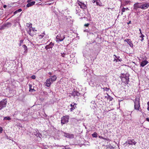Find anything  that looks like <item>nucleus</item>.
Listing matches in <instances>:
<instances>
[{"mask_svg":"<svg viewBox=\"0 0 149 149\" xmlns=\"http://www.w3.org/2000/svg\"><path fill=\"white\" fill-rule=\"evenodd\" d=\"M57 79L56 76L55 75L50 76V78L47 79L45 83V85L47 87L50 86L51 84L54 81H55Z\"/></svg>","mask_w":149,"mask_h":149,"instance_id":"f257e3e1","label":"nucleus"},{"mask_svg":"<svg viewBox=\"0 0 149 149\" xmlns=\"http://www.w3.org/2000/svg\"><path fill=\"white\" fill-rule=\"evenodd\" d=\"M134 109L138 111H141V110H140V105L139 99L137 98H136L134 101Z\"/></svg>","mask_w":149,"mask_h":149,"instance_id":"f03ea898","label":"nucleus"},{"mask_svg":"<svg viewBox=\"0 0 149 149\" xmlns=\"http://www.w3.org/2000/svg\"><path fill=\"white\" fill-rule=\"evenodd\" d=\"M129 76L125 74H122L120 76V78L122 81L125 84H128L129 82Z\"/></svg>","mask_w":149,"mask_h":149,"instance_id":"7ed1b4c3","label":"nucleus"},{"mask_svg":"<svg viewBox=\"0 0 149 149\" xmlns=\"http://www.w3.org/2000/svg\"><path fill=\"white\" fill-rule=\"evenodd\" d=\"M65 36L62 33L58 34L56 37V42H58L63 41L65 38Z\"/></svg>","mask_w":149,"mask_h":149,"instance_id":"20e7f679","label":"nucleus"},{"mask_svg":"<svg viewBox=\"0 0 149 149\" xmlns=\"http://www.w3.org/2000/svg\"><path fill=\"white\" fill-rule=\"evenodd\" d=\"M69 119V116L68 115H65L63 116L61 118V124L62 125H63L67 123L68 122Z\"/></svg>","mask_w":149,"mask_h":149,"instance_id":"39448f33","label":"nucleus"},{"mask_svg":"<svg viewBox=\"0 0 149 149\" xmlns=\"http://www.w3.org/2000/svg\"><path fill=\"white\" fill-rule=\"evenodd\" d=\"M136 143L137 142L134 141V139H128L127 141L124 143V145H125V146H127L128 144L131 145H135Z\"/></svg>","mask_w":149,"mask_h":149,"instance_id":"423d86ee","label":"nucleus"},{"mask_svg":"<svg viewBox=\"0 0 149 149\" xmlns=\"http://www.w3.org/2000/svg\"><path fill=\"white\" fill-rule=\"evenodd\" d=\"M7 102L6 100H3L0 101V110L6 106Z\"/></svg>","mask_w":149,"mask_h":149,"instance_id":"0eeeda50","label":"nucleus"},{"mask_svg":"<svg viewBox=\"0 0 149 149\" xmlns=\"http://www.w3.org/2000/svg\"><path fill=\"white\" fill-rule=\"evenodd\" d=\"M63 136L66 138L72 139L74 137V135L73 134H70L68 133H66L65 132H63Z\"/></svg>","mask_w":149,"mask_h":149,"instance_id":"6e6552de","label":"nucleus"},{"mask_svg":"<svg viewBox=\"0 0 149 149\" xmlns=\"http://www.w3.org/2000/svg\"><path fill=\"white\" fill-rule=\"evenodd\" d=\"M77 3L81 8L85 9L87 8L86 6L84 3H82L78 0L77 1Z\"/></svg>","mask_w":149,"mask_h":149,"instance_id":"1a4fd4ad","label":"nucleus"},{"mask_svg":"<svg viewBox=\"0 0 149 149\" xmlns=\"http://www.w3.org/2000/svg\"><path fill=\"white\" fill-rule=\"evenodd\" d=\"M43 37L45 38V40H47L48 38V35H45V32H44L42 33L41 34V35H39L38 36V38H39V39H42Z\"/></svg>","mask_w":149,"mask_h":149,"instance_id":"9d476101","label":"nucleus"},{"mask_svg":"<svg viewBox=\"0 0 149 149\" xmlns=\"http://www.w3.org/2000/svg\"><path fill=\"white\" fill-rule=\"evenodd\" d=\"M149 6V3H146L144 4H141V9H145L147 8Z\"/></svg>","mask_w":149,"mask_h":149,"instance_id":"9b49d317","label":"nucleus"},{"mask_svg":"<svg viewBox=\"0 0 149 149\" xmlns=\"http://www.w3.org/2000/svg\"><path fill=\"white\" fill-rule=\"evenodd\" d=\"M30 1L28 0L27 1V2L28 3L26 5V6L27 7H30L31 6L33 5H34L36 3V2L34 1H33L31 2H29Z\"/></svg>","mask_w":149,"mask_h":149,"instance_id":"f8f14e48","label":"nucleus"},{"mask_svg":"<svg viewBox=\"0 0 149 149\" xmlns=\"http://www.w3.org/2000/svg\"><path fill=\"white\" fill-rule=\"evenodd\" d=\"M54 45V43L52 42H51L48 45H47L45 47V49L48 50L50 48H52Z\"/></svg>","mask_w":149,"mask_h":149,"instance_id":"ddd939ff","label":"nucleus"},{"mask_svg":"<svg viewBox=\"0 0 149 149\" xmlns=\"http://www.w3.org/2000/svg\"><path fill=\"white\" fill-rule=\"evenodd\" d=\"M71 95L74 97L76 96H79L80 94L78 92L76 91H74L71 93Z\"/></svg>","mask_w":149,"mask_h":149,"instance_id":"4468645a","label":"nucleus"},{"mask_svg":"<svg viewBox=\"0 0 149 149\" xmlns=\"http://www.w3.org/2000/svg\"><path fill=\"white\" fill-rule=\"evenodd\" d=\"M135 9H137L138 8H141V3H136L134 5Z\"/></svg>","mask_w":149,"mask_h":149,"instance_id":"2eb2a0df","label":"nucleus"},{"mask_svg":"<svg viewBox=\"0 0 149 149\" xmlns=\"http://www.w3.org/2000/svg\"><path fill=\"white\" fill-rule=\"evenodd\" d=\"M124 41L127 42L131 47H133V44L132 43V41H131L130 39H126Z\"/></svg>","mask_w":149,"mask_h":149,"instance_id":"dca6fc26","label":"nucleus"},{"mask_svg":"<svg viewBox=\"0 0 149 149\" xmlns=\"http://www.w3.org/2000/svg\"><path fill=\"white\" fill-rule=\"evenodd\" d=\"M148 63V62L147 60H144L142 61L140 65L141 66L143 67Z\"/></svg>","mask_w":149,"mask_h":149,"instance_id":"f3484780","label":"nucleus"},{"mask_svg":"<svg viewBox=\"0 0 149 149\" xmlns=\"http://www.w3.org/2000/svg\"><path fill=\"white\" fill-rule=\"evenodd\" d=\"M105 98H106L107 100H109L110 101H112L113 99V98L111 97L110 95H108V93L107 94V95L104 96Z\"/></svg>","mask_w":149,"mask_h":149,"instance_id":"a211bd4d","label":"nucleus"},{"mask_svg":"<svg viewBox=\"0 0 149 149\" xmlns=\"http://www.w3.org/2000/svg\"><path fill=\"white\" fill-rule=\"evenodd\" d=\"M22 47L24 49V53H26L27 52V48L26 45H24L22 46Z\"/></svg>","mask_w":149,"mask_h":149,"instance_id":"6ab92c4d","label":"nucleus"},{"mask_svg":"<svg viewBox=\"0 0 149 149\" xmlns=\"http://www.w3.org/2000/svg\"><path fill=\"white\" fill-rule=\"evenodd\" d=\"M96 4L97 6H102V3L100 0H96Z\"/></svg>","mask_w":149,"mask_h":149,"instance_id":"aec40b11","label":"nucleus"},{"mask_svg":"<svg viewBox=\"0 0 149 149\" xmlns=\"http://www.w3.org/2000/svg\"><path fill=\"white\" fill-rule=\"evenodd\" d=\"M27 31L28 32V33L31 36H33V34L31 33V29L30 28L29 29H27Z\"/></svg>","mask_w":149,"mask_h":149,"instance_id":"412c9836","label":"nucleus"},{"mask_svg":"<svg viewBox=\"0 0 149 149\" xmlns=\"http://www.w3.org/2000/svg\"><path fill=\"white\" fill-rule=\"evenodd\" d=\"M32 86L31 84L29 85V91L30 92H33L35 91V90L33 88H32Z\"/></svg>","mask_w":149,"mask_h":149,"instance_id":"4be33fe9","label":"nucleus"},{"mask_svg":"<svg viewBox=\"0 0 149 149\" xmlns=\"http://www.w3.org/2000/svg\"><path fill=\"white\" fill-rule=\"evenodd\" d=\"M76 104L75 103H74L73 105V106L71 107V108H70V111H72L73 110H74L76 107V106L75 105H76Z\"/></svg>","mask_w":149,"mask_h":149,"instance_id":"5701e85b","label":"nucleus"},{"mask_svg":"<svg viewBox=\"0 0 149 149\" xmlns=\"http://www.w3.org/2000/svg\"><path fill=\"white\" fill-rule=\"evenodd\" d=\"M6 27H10L12 24H11L10 22H8L6 24H4Z\"/></svg>","mask_w":149,"mask_h":149,"instance_id":"b1692460","label":"nucleus"},{"mask_svg":"<svg viewBox=\"0 0 149 149\" xmlns=\"http://www.w3.org/2000/svg\"><path fill=\"white\" fill-rule=\"evenodd\" d=\"M35 131L36 132V135L37 136H39V137H40V136H41L39 132L38 131V130H35Z\"/></svg>","mask_w":149,"mask_h":149,"instance_id":"393cba45","label":"nucleus"},{"mask_svg":"<svg viewBox=\"0 0 149 149\" xmlns=\"http://www.w3.org/2000/svg\"><path fill=\"white\" fill-rule=\"evenodd\" d=\"M61 147H63L62 149H70L69 146H61Z\"/></svg>","mask_w":149,"mask_h":149,"instance_id":"a878e982","label":"nucleus"},{"mask_svg":"<svg viewBox=\"0 0 149 149\" xmlns=\"http://www.w3.org/2000/svg\"><path fill=\"white\" fill-rule=\"evenodd\" d=\"M32 24H30V25H29V26L30 27V28L31 29V30L33 31H36L37 30L35 29V28L32 27Z\"/></svg>","mask_w":149,"mask_h":149,"instance_id":"bb28decb","label":"nucleus"},{"mask_svg":"<svg viewBox=\"0 0 149 149\" xmlns=\"http://www.w3.org/2000/svg\"><path fill=\"white\" fill-rule=\"evenodd\" d=\"M11 119V118L9 117H5L3 118V120H10Z\"/></svg>","mask_w":149,"mask_h":149,"instance_id":"cd10ccee","label":"nucleus"},{"mask_svg":"<svg viewBox=\"0 0 149 149\" xmlns=\"http://www.w3.org/2000/svg\"><path fill=\"white\" fill-rule=\"evenodd\" d=\"M92 135L93 137H97V134L95 132H94L93 134H92Z\"/></svg>","mask_w":149,"mask_h":149,"instance_id":"c85d7f7f","label":"nucleus"},{"mask_svg":"<svg viewBox=\"0 0 149 149\" xmlns=\"http://www.w3.org/2000/svg\"><path fill=\"white\" fill-rule=\"evenodd\" d=\"M76 13H78L80 12V10L78 7L76 8Z\"/></svg>","mask_w":149,"mask_h":149,"instance_id":"c756f323","label":"nucleus"},{"mask_svg":"<svg viewBox=\"0 0 149 149\" xmlns=\"http://www.w3.org/2000/svg\"><path fill=\"white\" fill-rule=\"evenodd\" d=\"M6 27L4 25H2L0 27V30H3L4 29L6 28Z\"/></svg>","mask_w":149,"mask_h":149,"instance_id":"7c9ffc66","label":"nucleus"},{"mask_svg":"<svg viewBox=\"0 0 149 149\" xmlns=\"http://www.w3.org/2000/svg\"><path fill=\"white\" fill-rule=\"evenodd\" d=\"M144 37V36L143 35V34H142L140 36V38H141V41H143V39H144V38H143V37Z\"/></svg>","mask_w":149,"mask_h":149,"instance_id":"2f4dec72","label":"nucleus"},{"mask_svg":"<svg viewBox=\"0 0 149 149\" xmlns=\"http://www.w3.org/2000/svg\"><path fill=\"white\" fill-rule=\"evenodd\" d=\"M19 46H21L22 45V44L23 43V40H21L19 41Z\"/></svg>","mask_w":149,"mask_h":149,"instance_id":"473e14b6","label":"nucleus"},{"mask_svg":"<svg viewBox=\"0 0 149 149\" xmlns=\"http://www.w3.org/2000/svg\"><path fill=\"white\" fill-rule=\"evenodd\" d=\"M103 89L104 91H108L109 90V88H107V87H105Z\"/></svg>","mask_w":149,"mask_h":149,"instance_id":"72a5a7b5","label":"nucleus"},{"mask_svg":"<svg viewBox=\"0 0 149 149\" xmlns=\"http://www.w3.org/2000/svg\"><path fill=\"white\" fill-rule=\"evenodd\" d=\"M125 10V8H123L121 10V11L122 12V13H121V15H122L123 14V12H124Z\"/></svg>","mask_w":149,"mask_h":149,"instance_id":"f704fd0d","label":"nucleus"},{"mask_svg":"<svg viewBox=\"0 0 149 149\" xmlns=\"http://www.w3.org/2000/svg\"><path fill=\"white\" fill-rule=\"evenodd\" d=\"M113 56H115V58L117 59L120 58V56H116L115 54L113 55Z\"/></svg>","mask_w":149,"mask_h":149,"instance_id":"c9c22d12","label":"nucleus"},{"mask_svg":"<svg viewBox=\"0 0 149 149\" xmlns=\"http://www.w3.org/2000/svg\"><path fill=\"white\" fill-rule=\"evenodd\" d=\"M31 78L33 79H35L36 78V77L35 75H33L31 77Z\"/></svg>","mask_w":149,"mask_h":149,"instance_id":"e433bc0d","label":"nucleus"},{"mask_svg":"<svg viewBox=\"0 0 149 149\" xmlns=\"http://www.w3.org/2000/svg\"><path fill=\"white\" fill-rule=\"evenodd\" d=\"M113 61L116 62H118V60L117 59H116V58H115L113 60Z\"/></svg>","mask_w":149,"mask_h":149,"instance_id":"4c0bfd02","label":"nucleus"},{"mask_svg":"<svg viewBox=\"0 0 149 149\" xmlns=\"http://www.w3.org/2000/svg\"><path fill=\"white\" fill-rule=\"evenodd\" d=\"M3 131V129L1 127H0V133L2 132Z\"/></svg>","mask_w":149,"mask_h":149,"instance_id":"58836bf2","label":"nucleus"},{"mask_svg":"<svg viewBox=\"0 0 149 149\" xmlns=\"http://www.w3.org/2000/svg\"><path fill=\"white\" fill-rule=\"evenodd\" d=\"M22 11V9L21 8L17 10V11L19 12H21Z\"/></svg>","mask_w":149,"mask_h":149,"instance_id":"ea45409f","label":"nucleus"},{"mask_svg":"<svg viewBox=\"0 0 149 149\" xmlns=\"http://www.w3.org/2000/svg\"><path fill=\"white\" fill-rule=\"evenodd\" d=\"M118 60V61H122V60L121 59V58H118V59H117Z\"/></svg>","mask_w":149,"mask_h":149,"instance_id":"a19ab883","label":"nucleus"},{"mask_svg":"<svg viewBox=\"0 0 149 149\" xmlns=\"http://www.w3.org/2000/svg\"><path fill=\"white\" fill-rule=\"evenodd\" d=\"M98 137L100 139H103V137L102 136H99Z\"/></svg>","mask_w":149,"mask_h":149,"instance_id":"79ce46f5","label":"nucleus"},{"mask_svg":"<svg viewBox=\"0 0 149 149\" xmlns=\"http://www.w3.org/2000/svg\"><path fill=\"white\" fill-rule=\"evenodd\" d=\"M89 24H88H88H85V25H84V26H88L89 25Z\"/></svg>","mask_w":149,"mask_h":149,"instance_id":"37998d69","label":"nucleus"},{"mask_svg":"<svg viewBox=\"0 0 149 149\" xmlns=\"http://www.w3.org/2000/svg\"><path fill=\"white\" fill-rule=\"evenodd\" d=\"M61 56H62V57H65L64 53H63V54L61 53Z\"/></svg>","mask_w":149,"mask_h":149,"instance_id":"c03bdc74","label":"nucleus"},{"mask_svg":"<svg viewBox=\"0 0 149 149\" xmlns=\"http://www.w3.org/2000/svg\"><path fill=\"white\" fill-rule=\"evenodd\" d=\"M102 139L106 140H109V139H108L107 138L104 137H103V139Z\"/></svg>","mask_w":149,"mask_h":149,"instance_id":"a18cd8bd","label":"nucleus"},{"mask_svg":"<svg viewBox=\"0 0 149 149\" xmlns=\"http://www.w3.org/2000/svg\"><path fill=\"white\" fill-rule=\"evenodd\" d=\"M92 2L93 3H95V2L96 3V0H93L92 1Z\"/></svg>","mask_w":149,"mask_h":149,"instance_id":"49530a36","label":"nucleus"},{"mask_svg":"<svg viewBox=\"0 0 149 149\" xmlns=\"http://www.w3.org/2000/svg\"><path fill=\"white\" fill-rule=\"evenodd\" d=\"M146 120L149 122V118H146Z\"/></svg>","mask_w":149,"mask_h":149,"instance_id":"de8ad7c7","label":"nucleus"},{"mask_svg":"<svg viewBox=\"0 0 149 149\" xmlns=\"http://www.w3.org/2000/svg\"><path fill=\"white\" fill-rule=\"evenodd\" d=\"M7 6H6V5H4L3 6V7L4 8H6V7Z\"/></svg>","mask_w":149,"mask_h":149,"instance_id":"09e8293b","label":"nucleus"},{"mask_svg":"<svg viewBox=\"0 0 149 149\" xmlns=\"http://www.w3.org/2000/svg\"><path fill=\"white\" fill-rule=\"evenodd\" d=\"M48 74H50V75L52 74V72H49L48 73Z\"/></svg>","mask_w":149,"mask_h":149,"instance_id":"8fccbe9b","label":"nucleus"},{"mask_svg":"<svg viewBox=\"0 0 149 149\" xmlns=\"http://www.w3.org/2000/svg\"><path fill=\"white\" fill-rule=\"evenodd\" d=\"M129 10V9L128 8H125V10Z\"/></svg>","mask_w":149,"mask_h":149,"instance_id":"3c124183","label":"nucleus"},{"mask_svg":"<svg viewBox=\"0 0 149 149\" xmlns=\"http://www.w3.org/2000/svg\"><path fill=\"white\" fill-rule=\"evenodd\" d=\"M147 109L149 111V106H148Z\"/></svg>","mask_w":149,"mask_h":149,"instance_id":"603ef678","label":"nucleus"},{"mask_svg":"<svg viewBox=\"0 0 149 149\" xmlns=\"http://www.w3.org/2000/svg\"><path fill=\"white\" fill-rule=\"evenodd\" d=\"M131 21H130V22L128 23H127V24H129L130 23H131Z\"/></svg>","mask_w":149,"mask_h":149,"instance_id":"864d4df0","label":"nucleus"},{"mask_svg":"<svg viewBox=\"0 0 149 149\" xmlns=\"http://www.w3.org/2000/svg\"><path fill=\"white\" fill-rule=\"evenodd\" d=\"M87 30H85L84 31V32H87Z\"/></svg>","mask_w":149,"mask_h":149,"instance_id":"5fc2aeb1","label":"nucleus"},{"mask_svg":"<svg viewBox=\"0 0 149 149\" xmlns=\"http://www.w3.org/2000/svg\"><path fill=\"white\" fill-rule=\"evenodd\" d=\"M148 106H149V101L147 103Z\"/></svg>","mask_w":149,"mask_h":149,"instance_id":"6e6d98bb","label":"nucleus"},{"mask_svg":"<svg viewBox=\"0 0 149 149\" xmlns=\"http://www.w3.org/2000/svg\"><path fill=\"white\" fill-rule=\"evenodd\" d=\"M70 105V106H71V107H73V105H72V104H71Z\"/></svg>","mask_w":149,"mask_h":149,"instance_id":"4d7b16f0","label":"nucleus"},{"mask_svg":"<svg viewBox=\"0 0 149 149\" xmlns=\"http://www.w3.org/2000/svg\"><path fill=\"white\" fill-rule=\"evenodd\" d=\"M104 149H110L109 148H105Z\"/></svg>","mask_w":149,"mask_h":149,"instance_id":"13d9d810","label":"nucleus"},{"mask_svg":"<svg viewBox=\"0 0 149 149\" xmlns=\"http://www.w3.org/2000/svg\"><path fill=\"white\" fill-rule=\"evenodd\" d=\"M140 34H141V35L142 34H142V33H141V32H140Z\"/></svg>","mask_w":149,"mask_h":149,"instance_id":"bf43d9fd","label":"nucleus"},{"mask_svg":"<svg viewBox=\"0 0 149 149\" xmlns=\"http://www.w3.org/2000/svg\"><path fill=\"white\" fill-rule=\"evenodd\" d=\"M139 31H140V32L141 31V29H139Z\"/></svg>","mask_w":149,"mask_h":149,"instance_id":"052dcab7","label":"nucleus"},{"mask_svg":"<svg viewBox=\"0 0 149 149\" xmlns=\"http://www.w3.org/2000/svg\"><path fill=\"white\" fill-rule=\"evenodd\" d=\"M17 11H15L14 12V13H16V12H17Z\"/></svg>","mask_w":149,"mask_h":149,"instance_id":"680f3d73","label":"nucleus"},{"mask_svg":"<svg viewBox=\"0 0 149 149\" xmlns=\"http://www.w3.org/2000/svg\"><path fill=\"white\" fill-rule=\"evenodd\" d=\"M44 149H47L46 148H44Z\"/></svg>","mask_w":149,"mask_h":149,"instance_id":"e2e57ef3","label":"nucleus"}]
</instances>
